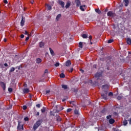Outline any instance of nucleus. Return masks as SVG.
I'll list each match as a JSON object with an SVG mask.
<instances>
[{
    "label": "nucleus",
    "instance_id": "nucleus-57",
    "mask_svg": "<svg viewBox=\"0 0 131 131\" xmlns=\"http://www.w3.org/2000/svg\"><path fill=\"white\" fill-rule=\"evenodd\" d=\"M24 88H27V84L25 83V84H24Z\"/></svg>",
    "mask_w": 131,
    "mask_h": 131
},
{
    "label": "nucleus",
    "instance_id": "nucleus-60",
    "mask_svg": "<svg viewBox=\"0 0 131 131\" xmlns=\"http://www.w3.org/2000/svg\"><path fill=\"white\" fill-rule=\"evenodd\" d=\"M28 39H29V37H27L25 40L27 41V40H28Z\"/></svg>",
    "mask_w": 131,
    "mask_h": 131
},
{
    "label": "nucleus",
    "instance_id": "nucleus-45",
    "mask_svg": "<svg viewBox=\"0 0 131 131\" xmlns=\"http://www.w3.org/2000/svg\"><path fill=\"white\" fill-rule=\"evenodd\" d=\"M50 93H51V91H50V90H47V91H46V93H44V94H45V95H48V94H50Z\"/></svg>",
    "mask_w": 131,
    "mask_h": 131
},
{
    "label": "nucleus",
    "instance_id": "nucleus-44",
    "mask_svg": "<svg viewBox=\"0 0 131 131\" xmlns=\"http://www.w3.org/2000/svg\"><path fill=\"white\" fill-rule=\"evenodd\" d=\"M24 120L25 121H28V120H29V118H28V117H26L25 118H24Z\"/></svg>",
    "mask_w": 131,
    "mask_h": 131
},
{
    "label": "nucleus",
    "instance_id": "nucleus-3",
    "mask_svg": "<svg viewBox=\"0 0 131 131\" xmlns=\"http://www.w3.org/2000/svg\"><path fill=\"white\" fill-rule=\"evenodd\" d=\"M20 123H21V122H20V121H18V125H17V130H21V129H22V130H24V127L23 125L20 124Z\"/></svg>",
    "mask_w": 131,
    "mask_h": 131
},
{
    "label": "nucleus",
    "instance_id": "nucleus-12",
    "mask_svg": "<svg viewBox=\"0 0 131 131\" xmlns=\"http://www.w3.org/2000/svg\"><path fill=\"white\" fill-rule=\"evenodd\" d=\"M102 74L100 73H96L95 75V77L96 78H98V77H101Z\"/></svg>",
    "mask_w": 131,
    "mask_h": 131
},
{
    "label": "nucleus",
    "instance_id": "nucleus-53",
    "mask_svg": "<svg viewBox=\"0 0 131 131\" xmlns=\"http://www.w3.org/2000/svg\"><path fill=\"white\" fill-rule=\"evenodd\" d=\"M32 97H33V95H32V94H29L30 99H31L32 98Z\"/></svg>",
    "mask_w": 131,
    "mask_h": 131
},
{
    "label": "nucleus",
    "instance_id": "nucleus-22",
    "mask_svg": "<svg viewBox=\"0 0 131 131\" xmlns=\"http://www.w3.org/2000/svg\"><path fill=\"white\" fill-rule=\"evenodd\" d=\"M71 4H70V2H68L67 3V4L66 5V9H68V8H69L71 6Z\"/></svg>",
    "mask_w": 131,
    "mask_h": 131
},
{
    "label": "nucleus",
    "instance_id": "nucleus-47",
    "mask_svg": "<svg viewBox=\"0 0 131 131\" xmlns=\"http://www.w3.org/2000/svg\"><path fill=\"white\" fill-rule=\"evenodd\" d=\"M36 107L37 108H40V105L39 104H36Z\"/></svg>",
    "mask_w": 131,
    "mask_h": 131
},
{
    "label": "nucleus",
    "instance_id": "nucleus-20",
    "mask_svg": "<svg viewBox=\"0 0 131 131\" xmlns=\"http://www.w3.org/2000/svg\"><path fill=\"white\" fill-rule=\"evenodd\" d=\"M126 42H127V45H131V39H130V38H127Z\"/></svg>",
    "mask_w": 131,
    "mask_h": 131
},
{
    "label": "nucleus",
    "instance_id": "nucleus-21",
    "mask_svg": "<svg viewBox=\"0 0 131 131\" xmlns=\"http://www.w3.org/2000/svg\"><path fill=\"white\" fill-rule=\"evenodd\" d=\"M56 120L57 121H61V117H60V116L57 115L56 116Z\"/></svg>",
    "mask_w": 131,
    "mask_h": 131
},
{
    "label": "nucleus",
    "instance_id": "nucleus-40",
    "mask_svg": "<svg viewBox=\"0 0 131 131\" xmlns=\"http://www.w3.org/2000/svg\"><path fill=\"white\" fill-rule=\"evenodd\" d=\"M114 41V40L113 39H110L108 40L107 42H108V43H112V42Z\"/></svg>",
    "mask_w": 131,
    "mask_h": 131
},
{
    "label": "nucleus",
    "instance_id": "nucleus-25",
    "mask_svg": "<svg viewBox=\"0 0 131 131\" xmlns=\"http://www.w3.org/2000/svg\"><path fill=\"white\" fill-rule=\"evenodd\" d=\"M45 46V43L43 42H39V47L40 48H42V47H44Z\"/></svg>",
    "mask_w": 131,
    "mask_h": 131
},
{
    "label": "nucleus",
    "instance_id": "nucleus-49",
    "mask_svg": "<svg viewBox=\"0 0 131 131\" xmlns=\"http://www.w3.org/2000/svg\"><path fill=\"white\" fill-rule=\"evenodd\" d=\"M89 39L90 40V41H92V39L93 38V37H92L91 35H90V36L89 37Z\"/></svg>",
    "mask_w": 131,
    "mask_h": 131
},
{
    "label": "nucleus",
    "instance_id": "nucleus-51",
    "mask_svg": "<svg viewBox=\"0 0 131 131\" xmlns=\"http://www.w3.org/2000/svg\"><path fill=\"white\" fill-rule=\"evenodd\" d=\"M80 72H81V73H83V72H84V71H83V70H82V69H80Z\"/></svg>",
    "mask_w": 131,
    "mask_h": 131
},
{
    "label": "nucleus",
    "instance_id": "nucleus-10",
    "mask_svg": "<svg viewBox=\"0 0 131 131\" xmlns=\"http://www.w3.org/2000/svg\"><path fill=\"white\" fill-rule=\"evenodd\" d=\"M75 3L77 7H79V6L81 5V3H80V1L79 0H76Z\"/></svg>",
    "mask_w": 131,
    "mask_h": 131
},
{
    "label": "nucleus",
    "instance_id": "nucleus-46",
    "mask_svg": "<svg viewBox=\"0 0 131 131\" xmlns=\"http://www.w3.org/2000/svg\"><path fill=\"white\" fill-rule=\"evenodd\" d=\"M108 96H113V93H112V92H110L109 93H108Z\"/></svg>",
    "mask_w": 131,
    "mask_h": 131
},
{
    "label": "nucleus",
    "instance_id": "nucleus-54",
    "mask_svg": "<svg viewBox=\"0 0 131 131\" xmlns=\"http://www.w3.org/2000/svg\"><path fill=\"white\" fill-rule=\"evenodd\" d=\"M117 99H118V100H121L122 97H121V96H118V97H117Z\"/></svg>",
    "mask_w": 131,
    "mask_h": 131
},
{
    "label": "nucleus",
    "instance_id": "nucleus-2",
    "mask_svg": "<svg viewBox=\"0 0 131 131\" xmlns=\"http://www.w3.org/2000/svg\"><path fill=\"white\" fill-rule=\"evenodd\" d=\"M42 123V120H38L34 124L33 127L34 130H36L40 125Z\"/></svg>",
    "mask_w": 131,
    "mask_h": 131
},
{
    "label": "nucleus",
    "instance_id": "nucleus-56",
    "mask_svg": "<svg viewBox=\"0 0 131 131\" xmlns=\"http://www.w3.org/2000/svg\"><path fill=\"white\" fill-rule=\"evenodd\" d=\"M4 66L5 67H8V63H4Z\"/></svg>",
    "mask_w": 131,
    "mask_h": 131
},
{
    "label": "nucleus",
    "instance_id": "nucleus-16",
    "mask_svg": "<svg viewBox=\"0 0 131 131\" xmlns=\"http://www.w3.org/2000/svg\"><path fill=\"white\" fill-rule=\"evenodd\" d=\"M114 122H115V120H114V119H110L109 120V123H110V124H113Z\"/></svg>",
    "mask_w": 131,
    "mask_h": 131
},
{
    "label": "nucleus",
    "instance_id": "nucleus-6",
    "mask_svg": "<svg viewBox=\"0 0 131 131\" xmlns=\"http://www.w3.org/2000/svg\"><path fill=\"white\" fill-rule=\"evenodd\" d=\"M25 24V17H21V20L20 21V26L21 27L24 26V24Z\"/></svg>",
    "mask_w": 131,
    "mask_h": 131
},
{
    "label": "nucleus",
    "instance_id": "nucleus-63",
    "mask_svg": "<svg viewBox=\"0 0 131 131\" xmlns=\"http://www.w3.org/2000/svg\"><path fill=\"white\" fill-rule=\"evenodd\" d=\"M33 3H34V1H32L31 2V4H32V5H33Z\"/></svg>",
    "mask_w": 131,
    "mask_h": 131
},
{
    "label": "nucleus",
    "instance_id": "nucleus-58",
    "mask_svg": "<svg viewBox=\"0 0 131 131\" xmlns=\"http://www.w3.org/2000/svg\"><path fill=\"white\" fill-rule=\"evenodd\" d=\"M73 71V68H71V70H70V72H72Z\"/></svg>",
    "mask_w": 131,
    "mask_h": 131
},
{
    "label": "nucleus",
    "instance_id": "nucleus-15",
    "mask_svg": "<svg viewBox=\"0 0 131 131\" xmlns=\"http://www.w3.org/2000/svg\"><path fill=\"white\" fill-rule=\"evenodd\" d=\"M23 91L24 94H27V93H29V89L27 88H25Z\"/></svg>",
    "mask_w": 131,
    "mask_h": 131
},
{
    "label": "nucleus",
    "instance_id": "nucleus-42",
    "mask_svg": "<svg viewBox=\"0 0 131 131\" xmlns=\"http://www.w3.org/2000/svg\"><path fill=\"white\" fill-rule=\"evenodd\" d=\"M8 92H9V93H12V92H13V89L8 88Z\"/></svg>",
    "mask_w": 131,
    "mask_h": 131
},
{
    "label": "nucleus",
    "instance_id": "nucleus-19",
    "mask_svg": "<svg viewBox=\"0 0 131 131\" xmlns=\"http://www.w3.org/2000/svg\"><path fill=\"white\" fill-rule=\"evenodd\" d=\"M125 3V7H127L128 6V4H129V1L128 0H124Z\"/></svg>",
    "mask_w": 131,
    "mask_h": 131
},
{
    "label": "nucleus",
    "instance_id": "nucleus-29",
    "mask_svg": "<svg viewBox=\"0 0 131 131\" xmlns=\"http://www.w3.org/2000/svg\"><path fill=\"white\" fill-rule=\"evenodd\" d=\"M123 125L125 126L127 124V120H124L123 122Z\"/></svg>",
    "mask_w": 131,
    "mask_h": 131
},
{
    "label": "nucleus",
    "instance_id": "nucleus-37",
    "mask_svg": "<svg viewBox=\"0 0 131 131\" xmlns=\"http://www.w3.org/2000/svg\"><path fill=\"white\" fill-rule=\"evenodd\" d=\"M54 66L55 67H59V66H60V63L59 62H56Z\"/></svg>",
    "mask_w": 131,
    "mask_h": 131
},
{
    "label": "nucleus",
    "instance_id": "nucleus-14",
    "mask_svg": "<svg viewBox=\"0 0 131 131\" xmlns=\"http://www.w3.org/2000/svg\"><path fill=\"white\" fill-rule=\"evenodd\" d=\"M46 6H47V10H48V11H51V10H52V6L49 4H46Z\"/></svg>",
    "mask_w": 131,
    "mask_h": 131
},
{
    "label": "nucleus",
    "instance_id": "nucleus-27",
    "mask_svg": "<svg viewBox=\"0 0 131 131\" xmlns=\"http://www.w3.org/2000/svg\"><path fill=\"white\" fill-rule=\"evenodd\" d=\"M72 92H74V93H77V92H78V90L75 88H72Z\"/></svg>",
    "mask_w": 131,
    "mask_h": 131
},
{
    "label": "nucleus",
    "instance_id": "nucleus-41",
    "mask_svg": "<svg viewBox=\"0 0 131 131\" xmlns=\"http://www.w3.org/2000/svg\"><path fill=\"white\" fill-rule=\"evenodd\" d=\"M112 117V116H111V115H109L108 116H106L107 119H110V118H111Z\"/></svg>",
    "mask_w": 131,
    "mask_h": 131
},
{
    "label": "nucleus",
    "instance_id": "nucleus-18",
    "mask_svg": "<svg viewBox=\"0 0 131 131\" xmlns=\"http://www.w3.org/2000/svg\"><path fill=\"white\" fill-rule=\"evenodd\" d=\"M36 62L37 64H39L40 63H41V59H40V58H38L36 59Z\"/></svg>",
    "mask_w": 131,
    "mask_h": 131
},
{
    "label": "nucleus",
    "instance_id": "nucleus-38",
    "mask_svg": "<svg viewBox=\"0 0 131 131\" xmlns=\"http://www.w3.org/2000/svg\"><path fill=\"white\" fill-rule=\"evenodd\" d=\"M71 111H72V108H68L67 110V113H69V112H71Z\"/></svg>",
    "mask_w": 131,
    "mask_h": 131
},
{
    "label": "nucleus",
    "instance_id": "nucleus-26",
    "mask_svg": "<svg viewBox=\"0 0 131 131\" xmlns=\"http://www.w3.org/2000/svg\"><path fill=\"white\" fill-rule=\"evenodd\" d=\"M74 114L76 115H79V112H78V110H75L74 111Z\"/></svg>",
    "mask_w": 131,
    "mask_h": 131
},
{
    "label": "nucleus",
    "instance_id": "nucleus-4",
    "mask_svg": "<svg viewBox=\"0 0 131 131\" xmlns=\"http://www.w3.org/2000/svg\"><path fill=\"white\" fill-rule=\"evenodd\" d=\"M108 94V92L105 91V93L101 94V97L103 99V100H108V96H107Z\"/></svg>",
    "mask_w": 131,
    "mask_h": 131
},
{
    "label": "nucleus",
    "instance_id": "nucleus-39",
    "mask_svg": "<svg viewBox=\"0 0 131 131\" xmlns=\"http://www.w3.org/2000/svg\"><path fill=\"white\" fill-rule=\"evenodd\" d=\"M80 9L83 12L84 11V9H83V6H80Z\"/></svg>",
    "mask_w": 131,
    "mask_h": 131
},
{
    "label": "nucleus",
    "instance_id": "nucleus-34",
    "mask_svg": "<svg viewBox=\"0 0 131 131\" xmlns=\"http://www.w3.org/2000/svg\"><path fill=\"white\" fill-rule=\"evenodd\" d=\"M14 71H15V68L14 67H12L9 71L10 72H13Z\"/></svg>",
    "mask_w": 131,
    "mask_h": 131
},
{
    "label": "nucleus",
    "instance_id": "nucleus-52",
    "mask_svg": "<svg viewBox=\"0 0 131 131\" xmlns=\"http://www.w3.org/2000/svg\"><path fill=\"white\" fill-rule=\"evenodd\" d=\"M20 66H18V67H15V69H18V70H20Z\"/></svg>",
    "mask_w": 131,
    "mask_h": 131
},
{
    "label": "nucleus",
    "instance_id": "nucleus-33",
    "mask_svg": "<svg viewBox=\"0 0 131 131\" xmlns=\"http://www.w3.org/2000/svg\"><path fill=\"white\" fill-rule=\"evenodd\" d=\"M41 111L42 113H45V112H46V107H43V108L42 109H41Z\"/></svg>",
    "mask_w": 131,
    "mask_h": 131
},
{
    "label": "nucleus",
    "instance_id": "nucleus-59",
    "mask_svg": "<svg viewBox=\"0 0 131 131\" xmlns=\"http://www.w3.org/2000/svg\"><path fill=\"white\" fill-rule=\"evenodd\" d=\"M113 130H114V131H118V129H116V128H113Z\"/></svg>",
    "mask_w": 131,
    "mask_h": 131
},
{
    "label": "nucleus",
    "instance_id": "nucleus-9",
    "mask_svg": "<svg viewBox=\"0 0 131 131\" xmlns=\"http://www.w3.org/2000/svg\"><path fill=\"white\" fill-rule=\"evenodd\" d=\"M1 84L2 88L3 89V91H6V84H5V82H1Z\"/></svg>",
    "mask_w": 131,
    "mask_h": 131
},
{
    "label": "nucleus",
    "instance_id": "nucleus-23",
    "mask_svg": "<svg viewBox=\"0 0 131 131\" xmlns=\"http://www.w3.org/2000/svg\"><path fill=\"white\" fill-rule=\"evenodd\" d=\"M61 88L62 89H64V90H67L68 86H67V85H65V84H62L61 85Z\"/></svg>",
    "mask_w": 131,
    "mask_h": 131
},
{
    "label": "nucleus",
    "instance_id": "nucleus-8",
    "mask_svg": "<svg viewBox=\"0 0 131 131\" xmlns=\"http://www.w3.org/2000/svg\"><path fill=\"white\" fill-rule=\"evenodd\" d=\"M108 17H114V13L112 11H108L107 13Z\"/></svg>",
    "mask_w": 131,
    "mask_h": 131
},
{
    "label": "nucleus",
    "instance_id": "nucleus-5",
    "mask_svg": "<svg viewBox=\"0 0 131 131\" xmlns=\"http://www.w3.org/2000/svg\"><path fill=\"white\" fill-rule=\"evenodd\" d=\"M58 4L61 6L62 9H65V3L62 1H59Z\"/></svg>",
    "mask_w": 131,
    "mask_h": 131
},
{
    "label": "nucleus",
    "instance_id": "nucleus-35",
    "mask_svg": "<svg viewBox=\"0 0 131 131\" xmlns=\"http://www.w3.org/2000/svg\"><path fill=\"white\" fill-rule=\"evenodd\" d=\"M61 18V14H59L57 15L56 19L58 20V19H60Z\"/></svg>",
    "mask_w": 131,
    "mask_h": 131
},
{
    "label": "nucleus",
    "instance_id": "nucleus-64",
    "mask_svg": "<svg viewBox=\"0 0 131 131\" xmlns=\"http://www.w3.org/2000/svg\"><path fill=\"white\" fill-rule=\"evenodd\" d=\"M4 40L5 41V42H6V41H7V39L6 38H4Z\"/></svg>",
    "mask_w": 131,
    "mask_h": 131
},
{
    "label": "nucleus",
    "instance_id": "nucleus-13",
    "mask_svg": "<svg viewBox=\"0 0 131 131\" xmlns=\"http://www.w3.org/2000/svg\"><path fill=\"white\" fill-rule=\"evenodd\" d=\"M71 65V61L70 60H68L66 63V66L67 67H69Z\"/></svg>",
    "mask_w": 131,
    "mask_h": 131
},
{
    "label": "nucleus",
    "instance_id": "nucleus-28",
    "mask_svg": "<svg viewBox=\"0 0 131 131\" xmlns=\"http://www.w3.org/2000/svg\"><path fill=\"white\" fill-rule=\"evenodd\" d=\"M81 36L83 38H88V35L85 34H83Z\"/></svg>",
    "mask_w": 131,
    "mask_h": 131
},
{
    "label": "nucleus",
    "instance_id": "nucleus-7",
    "mask_svg": "<svg viewBox=\"0 0 131 131\" xmlns=\"http://www.w3.org/2000/svg\"><path fill=\"white\" fill-rule=\"evenodd\" d=\"M65 123L67 127H73V125H72V123H71V122L67 121Z\"/></svg>",
    "mask_w": 131,
    "mask_h": 131
},
{
    "label": "nucleus",
    "instance_id": "nucleus-48",
    "mask_svg": "<svg viewBox=\"0 0 131 131\" xmlns=\"http://www.w3.org/2000/svg\"><path fill=\"white\" fill-rule=\"evenodd\" d=\"M3 2L4 3V4H8V0H4Z\"/></svg>",
    "mask_w": 131,
    "mask_h": 131
},
{
    "label": "nucleus",
    "instance_id": "nucleus-36",
    "mask_svg": "<svg viewBox=\"0 0 131 131\" xmlns=\"http://www.w3.org/2000/svg\"><path fill=\"white\" fill-rule=\"evenodd\" d=\"M105 88H106V89H108V88H109V86L107 84L103 85L102 89H105Z\"/></svg>",
    "mask_w": 131,
    "mask_h": 131
},
{
    "label": "nucleus",
    "instance_id": "nucleus-32",
    "mask_svg": "<svg viewBox=\"0 0 131 131\" xmlns=\"http://www.w3.org/2000/svg\"><path fill=\"white\" fill-rule=\"evenodd\" d=\"M79 47L80 48V49H82L83 48V45L82 42H80L79 43Z\"/></svg>",
    "mask_w": 131,
    "mask_h": 131
},
{
    "label": "nucleus",
    "instance_id": "nucleus-62",
    "mask_svg": "<svg viewBox=\"0 0 131 131\" xmlns=\"http://www.w3.org/2000/svg\"><path fill=\"white\" fill-rule=\"evenodd\" d=\"M25 34H26V35L28 34V32H27V31H25Z\"/></svg>",
    "mask_w": 131,
    "mask_h": 131
},
{
    "label": "nucleus",
    "instance_id": "nucleus-1",
    "mask_svg": "<svg viewBox=\"0 0 131 131\" xmlns=\"http://www.w3.org/2000/svg\"><path fill=\"white\" fill-rule=\"evenodd\" d=\"M56 110H54L53 111H50V115L51 116H55V114H56V113H59L60 111H62V110L64 109V107L61 105H56Z\"/></svg>",
    "mask_w": 131,
    "mask_h": 131
},
{
    "label": "nucleus",
    "instance_id": "nucleus-11",
    "mask_svg": "<svg viewBox=\"0 0 131 131\" xmlns=\"http://www.w3.org/2000/svg\"><path fill=\"white\" fill-rule=\"evenodd\" d=\"M49 51L50 52V54L52 56H55V52H54V50H52V48H49Z\"/></svg>",
    "mask_w": 131,
    "mask_h": 131
},
{
    "label": "nucleus",
    "instance_id": "nucleus-50",
    "mask_svg": "<svg viewBox=\"0 0 131 131\" xmlns=\"http://www.w3.org/2000/svg\"><path fill=\"white\" fill-rule=\"evenodd\" d=\"M44 73H49V71L48 70V69L45 70Z\"/></svg>",
    "mask_w": 131,
    "mask_h": 131
},
{
    "label": "nucleus",
    "instance_id": "nucleus-17",
    "mask_svg": "<svg viewBox=\"0 0 131 131\" xmlns=\"http://www.w3.org/2000/svg\"><path fill=\"white\" fill-rule=\"evenodd\" d=\"M106 111H107V110H106V108H103V109L101 111V113H102V115H105V114H106Z\"/></svg>",
    "mask_w": 131,
    "mask_h": 131
},
{
    "label": "nucleus",
    "instance_id": "nucleus-31",
    "mask_svg": "<svg viewBox=\"0 0 131 131\" xmlns=\"http://www.w3.org/2000/svg\"><path fill=\"white\" fill-rule=\"evenodd\" d=\"M60 77L61 78H64L65 77V74H64V73H61L60 74Z\"/></svg>",
    "mask_w": 131,
    "mask_h": 131
},
{
    "label": "nucleus",
    "instance_id": "nucleus-43",
    "mask_svg": "<svg viewBox=\"0 0 131 131\" xmlns=\"http://www.w3.org/2000/svg\"><path fill=\"white\" fill-rule=\"evenodd\" d=\"M23 110H26V109H27V106L26 105H23Z\"/></svg>",
    "mask_w": 131,
    "mask_h": 131
},
{
    "label": "nucleus",
    "instance_id": "nucleus-55",
    "mask_svg": "<svg viewBox=\"0 0 131 131\" xmlns=\"http://www.w3.org/2000/svg\"><path fill=\"white\" fill-rule=\"evenodd\" d=\"M20 38H24V35L21 34V35H20Z\"/></svg>",
    "mask_w": 131,
    "mask_h": 131
},
{
    "label": "nucleus",
    "instance_id": "nucleus-24",
    "mask_svg": "<svg viewBox=\"0 0 131 131\" xmlns=\"http://www.w3.org/2000/svg\"><path fill=\"white\" fill-rule=\"evenodd\" d=\"M70 104H71V105H73V106H74V107H76V105L75 104V101H70Z\"/></svg>",
    "mask_w": 131,
    "mask_h": 131
},
{
    "label": "nucleus",
    "instance_id": "nucleus-61",
    "mask_svg": "<svg viewBox=\"0 0 131 131\" xmlns=\"http://www.w3.org/2000/svg\"><path fill=\"white\" fill-rule=\"evenodd\" d=\"M39 115V112H37L36 113V116H38Z\"/></svg>",
    "mask_w": 131,
    "mask_h": 131
},
{
    "label": "nucleus",
    "instance_id": "nucleus-30",
    "mask_svg": "<svg viewBox=\"0 0 131 131\" xmlns=\"http://www.w3.org/2000/svg\"><path fill=\"white\" fill-rule=\"evenodd\" d=\"M95 12H96V13H97V14H101V13H102L101 12V10H100L99 9H95Z\"/></svg>",
    "mask_w": 131,
    "mask_h": 131
}]
</instances>
